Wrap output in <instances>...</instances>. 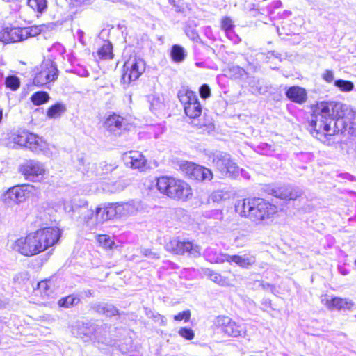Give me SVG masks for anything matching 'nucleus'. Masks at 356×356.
<instances>
[{
  "mask_svg": "<svg viewBox=\"0 0 356 356\" xmlns=\"http://www.w3.org/2000/svg\"><path fill=\"white\" fill-rule=\"evenodd\" d=\"M348 111L346 104L337 102H322L317 104L313 119L309 125L311 134L324 144L334 143L333 136L339 131H348L356 136V118L348 121L345 115Z\"/></svg>",
  "mask_w": 356,
  "mask_h": 356,
  "instance_id": "nucleus-1",
  "label": "nucleus"
},
{
  "mask_svg": "<svg viewBox=\"0 0 356 356\" xmlns=\"http://www.w3.org/2000/svg\"><path fill=\"white\" fill-rule=\"evenodd\" d=\"M235 210L241 216L249 218L252 221L258 222L275 214L277 207L261 198H248L238 200Z\"/></svg>",
  "mask_w": 356,
  "mask_h": 356,
  "instance_id": "nucleus-2",
  "label": "nucleus"
},
{
  "mask_svg": "<svg viewBox=\"0 0 356 356\" xmlns=\"http://www.w3.org/2000/svg\"><path fill=\"white\" fill-rule=\"evenodd\" d=\"M158 190L174 199L186 200L192 195L190 186L185 181L170 177H161L156 182Z\"/></svg>",
  "mask_w": 356,
  "mask_h": 356,
  "instance_id": "nucleus-3",
  "label": "nucleus"
},
{
  "mask_svg": "<svg viewBox=\"0 0 356 356\" xmlns=\"http://www.w3.org/2000/svg\"><path fill=\"white\" fill-rule=\"evenodd\" d=\"M12 140L14 143L26 147L36 153L47 154L49 152V145L42 138L25 131L13 133Z\"/></svg>",
  "mask_w": 356,
  "mask_h": 356,
  "instance_id": "nucleus-4",
  "label": "nucleus"
},
{
  "mask_svg": "<svg viewBox=\"0 0 356 356\" xmlns=\"http://www.w3.org/2000/svg\"><path fill=\"white\" fill-rule=\"evenodd\" d=\"M213 329L229 337H244L246 334V327L244 324L237 323L225 316H219L216 318Z\"/></svg>",
  "mask_w": 356,
  "mask_h": 356,
  "instance_id": "nucleus-5",
  "label": "nucleus"
},
{
  "mask_svg": "<svg viewBox=\"0 0 356 356\" xmlns=\"http://www.w3.org/2000/svg\"><path fill=\"white\" fill-rule=\"evenodd\" d=\"M184 106L185 114L191 119H195L202 113V106L195 92L186 88H181L177 94Z\"/></svg>",
  "mask_w": 356,
  "mask_h": 356,
  "instance_id": "nucleus-6",
  "label": "nucleus"
},
{
  "mask_svg": "<svg viewBox=\"0 0 356 356\" xmlns=\"http://www.w3.org/2000/svg\"><path fill=\"white\" fill-rule=\"evenodd\" d=\"M35 236L34 232L24 238H18L13 243V249L24 256H32L42 252L41 243Z\"/></svg>",
  "mask_w": 356,
  "mask_h": 356,
  "instance_id": "nucleus-7",
  "label": "nucleus"
},
{
  "mask_svg": "<svg viewBox=\"0 0 356 356\" xmlns=\"http://www.w3.org/2000/svg\"><path fill=\"white\" fill-rule=\"evenodd\" d=\"M123 68L122 82L124 85H129L131 81L138 79L145 72V63L143 59L134 56L124 63Z\"/></svg>",
  "mask_w": 356,
  "mask_h": 356,
  "instance_id": "nucleus-8",
  "label": "nucleus"
},
{
  "mask_svg": "<svg viewBox=\"0 0 356 356\" xmlns=\"http://www.w3.org/2000/svg\"><path fill=\"white\" fill-rule=\"evenodd\" d=\"M35 191V187L31 184L16 185L10 188L2 197V200L8 204H19L24 202Z\"/></svg>",
  "mask_w": 356,
  "mask_h": 356,
  "instance_id": "nucleus-9",
  "label": "nucleus"
},
{
  "mask_svg": "<svg viewBox=\"0 0 356 356\" xmlns=\"http://www.w3.org/2000/svg\"><path fill=\"white\" fill-rule=\"evenodd\" d=\"M212 163L223 176H236L239 168L231 159L229 154L224 152H216L212 156Z\"/></svg>",
  "mask_w": 356,
  "mask_h": 356,
  "instance_id": "nucleus-10",
  "label": "nucleus"
},
{
  "mask_svg": "<svg viewBox=\"0 0 356 356\" xmlns=\"http://www.w3.org/2000/svg\"><path fill=\"white\" fill-rule=\"evenodd\" d=\"M57 76L56 65L51 60H45L37 68L33 83L38 86H42L54 81Z\"/></svg>",
  "mask_w": 356,
  "mask_h": 356,
  "instance_id": "nucleus-11",
  "label": "nucleus"
},
{
  "mask_svg": "<svg viewBox=\"0 0 356 356\" xmlns=\"http://www.w3.org/2000/svg\"><path fill=\"white\" fill-rule=\"evenodd\" d=\"M165 249L177 254L189 253L193 257L200 255L201 248L197 244L188 241H181L177 238H170L165 244Z\"/></svg>",
  "mask_w": 356,
  "mask_h": 356,
  "instance_id": "nucleus-12",
  "label": "nucleus"
},
{
  "mask_svg": "<svg viewBox=\"0 0 356 356\" xmlns=\"http://www.w3.org/2000/svg\"><path fill=\"white\" fill-rule=\"evenodd\" d=\"M181 171L190 179L198 181H209L213 179L211 170L191 162H184L180 165Z\"/></svg>",
  "mask_w": 356,
  "mask_h": 356,
  "instance_id": "nucleus-13",
  "label": "nucleus"
},
{
  "mask_svg": "<svg viewBox=\"0 0 356 356\" xmlns=\"http://www.w3.org/2000/svg\"><path fill=\"white\" fill-rule=\"evenodd\" d=\"M19 171L26 180L40 181L43 178L46 169L42 163L29 160L20 165Z\"/></svg>",
  "mask_w": 356,
  "mask_h": 356,
  "instance_id": "nucleus-14",
  "label": "nucleus"
},
{
  "mask_svg": "<svg viewBox=\"0 0 356 356\" xmlns=\"http://www.w3.org/2000/svg\"><path fill=\"white\" fill-rule=\"evenodd\" d=\"M143 212H149V207L140 200L118 202V218L129 217Z\"/></svg>",
  "mask_w": 356,
  "mask_h": 356,
  "instance_id": "nucleus-15",
  "label": "nucleus"
},
{
  "mask_svg": "<svg viewBox=\"0 0 356 356\" xmlns=\"http://www.w3.org/2000/svg\"><path fill=\"white\" fill-rule=\"evenodd\" d=\"M38 241L41 243L42 252L54 245L60 236V231L57 227H46L35 232Z\"/></svg>",
  "mask_w": 356,
  "mask_h": 356,
  "instance_id": "nucleus-16",
  "label": "nucleus"
},
{
  "mask_svg": "<svg viewBox=\"0 0 356 356\" xmlns=\"http://www.w3.org/2000/svg\"><path fill=\"white\" fill-rule=\"evenodd\" d=\"M124 161L127 166L141 171L145 170L147 165L146 159L138 151H130L125 153L124 155Z\"/></svg>",
  "mask_w": 356,
  "mask_h": 356,
  "instance_id": "nucleus-17",
  "label": "nucleus"
},
{
  "mask_svg": "<svg viewBox=\"0 0 356 356\" xmlns=\"http://www.w3.org/2000/svg\"><path fill=\"white\" fill-rule=\"evenodd\" d=\"M269 194L283 200H295L301 194L300 191L290 186H273L267 189Z\"/></svg>",
  "mask_w": 356,
  "mask_h": 356,
  "instance_id": "nucleus-18",
  "label": "nucleus"
},
{
  "mask_svg": "<svg viewBox=\"0 0 356 356\" xmlns=\"http://www.w3.org/2000/svg\"><path fill=\"white\" fill-rule=\"evenodd\" d=\"M100 209L96 208L95 211L92 209H88L87 208H83L81 209L80 213V220L86 224L88 227L93 228L99 224H102L100 222Z\"/></svg>",
  "mask_w": 356,
  "mask_h": 356,
  "instance_id": "nucleus-19",
  "label": "nucleus"
},
{
  "mask_svg": "<svg viewBox=\"0 0 356 356\" xmlns=\"http://www.w3.org/2000/svg\"><path fill=\"white\" fill-rule=\"evenodd\" d=\"M322 302L330 310L350 309L353 306V303L350 300L338 297L329 298L325 296L322 299Z\"/></svg>",
  "mask_w": 356,
  "mask_h": 356,
  "instance_id": "nucleus-20",
  "label": "nucleus"
},
{
  "mask_svg": "<svg viewBox=\"0 0 356 356\" xmlns=\"http://www.w3.org/2000/svg\"><path fill=\"white\" fill-rule=\"evenodd\" d=\"M23 41L22 28L6 27L0 31V42L4 43Z\"/></svg>",
  "mask_w": 356,
  "mask_h": 356,
  "instance_id": "nucleus-21",
  "label": "nucleus"
},
{
  "mask_svg": "<svg viewBox=\"0 0 356 356\" xmlns=\"http://www.w3.org/2000/svg\"><path fill=\"white\" fill-rule=\"evenodd\" d=\"M229 264H235L243 268H249L256 263V257L251 253H245L241 255H230L227 257Z\"/></svg>",
  "mask_w": 356,
  "mask_h": 356,
  "instance_id": "nucleus-22",
  "label": "nucleus"
},
{
  "mask_svg": "<svg viewBox=\"0 0 356 356\" xmlns=\"http://www.w3.org/2000/svg\"><path fill=\"white\" fill-rule=\"evenodd\" d=\"M111 326L107 324L95 325L92 340L106 345H111L112 340L110 337Z\"/></svg>",
  "mask_w": 356,
  "mask_h": 356,
  "instance_id": "nucleus-23",
  "label": "nucleus"
},
{
  "mask_svg": "<svg viewBox=\"0 0 356 356\" xmlns=\"http://www.w3.org/2000/svg\"><path fill=\"white\" fill-rule=\"evenodd\" d=\"M97 207L101 210L99 218L102 223L118 217V202L107 203Z\"/></svg>",
  "mask_w": 356,
  "mask_h": 356,
  "instance_id": "nucleus-24",
  "label": "nucleus"
},
{
  "mask_svg": "<svg viewBox=\"0 0 356 356\" xmlns=\"http://www.w3.org/2000/svg\"><path fill=\"white\" fill-rule=\"evenodd\" d=\"M124 119L119 115L113 114L109 115L104 122L106 129L114 134H119L120 131L124 127Z\"/></svg>",
  "mask_w": 356,
  "mask_h": 356,
  "instance_id": "nucleus-25",
  "label": "nucleus"
},
{
  "mask_svg": "<svg viewBox=\"0 0 356 356\" xmlns=\"http://www.w3.org/2000/svg\"><path fill=\"white\" fill-rule=\"evenodd\" d=\"M286 97L292 102L302 104L306 102L307 96L306 90L299 86H292L286 92Z\"/></svg>",
  "mask_w": 356,
  "mask_h": 356,
  "instance_id": "nucleus-26",
  "label": "nucleus"
},
{
  "mask_svg": "<svg viewBox=\"0 0 356 356\" xmlns=\"http://www.w3.org/2000/svg\"><path fill=\"white\" fill-rule=\"evenodd\" d=\"M94 330L95 325L93 324L78 323L77 327L73 329V334H76L82 339L86 337L92 339Z\"/></svg>",
  "mask_w": 356,
  "mask_h": 356,
  "instance_id": "nucleus-27",
  "label": "nucleus"
},
{
  "mask_svg": "<svg viewBox=\"0 0 356 356\" xmlns=\"http://www.w3.org/2000/svg\"><path fill=\"white\" fill-rule=\"evenodd\" d=\"M92 309L97 313L111 317L118 314V310L113 305L108 303H95Z\"/></svg>",
  "mask_w": 356,
  "mask_h": 356,
  "instance_id": "nucleus-28",
  "label": "nucleus"
},
{
  "mask_svg": "<svg viewBox=\"0 0 356 356\" xmlns=\"http://www.w3.org/2000/svg\"><path fill=\"white\" fill-rule=\"evenodd\" d=\"M66 111V106L64 104L58 102L50 106L47 111V118H60Z\"/></svg>",
  "mask_w": 356,
  "mask_h": 356,
  "instance_id": "nucleus-29",
  "label": "nucleus"
},
{
  "mask_svg": "<svg viewBox=\"0 0 356 356\" xmlns=\"http://www.w3.org/2000/svg\"><path fill=\"white\" fill-rule=\"evenodd\" d=\"M205 257L207 260L211 263H224L228 262L229 259L227 257H229V254L225 253H217L216 252L211 251L210 250H207L205 252Z\"/></svg>",
  "mask_w": 356,
  "mask_h": 356,
  "instance_id": "nucleus-30",
  "label": "nucleus"
},
{
  "mask_svg": "<svg viewBox=\"0 0 356 356\" xmlns=\"http://www.w3.org/2000/svg\"><path fill=\"white\" fill-rule=\"evenodd\" d=\"M97 54L99 58L108 60L113 58V46L112 44L107 40L104 41V44L98 50Z\"/></svg>",
  "mask_w": 356,
  "mask_h": 356,
  "instance_id": "nucleus-31",
  "label": "nucleus"
},
{
  "mask_svg": "<svg viewBox=\"0 0 356 356\" xmlns=\"http://www.w3.org/2000/svg\"><path fill=\"white\" fill-rule=\"evenodd\" d=\"M170 56L174 62L181 63L184 60L186 54L181 46L175 44L172 47Z\"/></svg>",
  "mask_w": 356,
  "mask_h": 356,
  "instance_id": "nucleus-32",
  "label": "nucleus"
},
{
  "mask_svg": "<svg viewBox=\"0 0 356 356\" xmlns=\"http://www.w3.org/2000/svg\"><path fill=\"white\" fill-rule=\"evenodd\" d=\"M204 273L205 275L209 277L211 280L219 285L226 286L228 284V280L225 277H223L220 274L217 273L209 268L205 269Z\"/></svg>",
  "mask_w": 356,
  "mask_h": 356,
  "instance_id": "nucleus-33",
  "label": "nucleus"
},
{
  "mask_svg": "<svg viewBox=\"0 0 356 356\" xmlns=\"http://www.w3.org/2000/svg\"><path fill=\"white\" fill-rule=\"evenodd\" d=\"M28 6L39 13H44L47 8V0H27Z\"/></svg>",
  "mask_w": 356,
  "mask_h": 356,
  "instance_id": "nucleus-34",
  "label": "nucleus"
},
{
  "mask_svg": "<svg viewBox=\"0 0 356 356\" xmlns=\"http://www.w3.org/2000/svg\"><path fill=\"white\" fill-rule=\"evenodd\" d=\"M49 98V95L47 92L40 91L33 93L31 99L34 105L39 106L47 102Z\"/></svg>",
  "mask_w": 356,
  "mask_h": 356,
  "instance_id": "nucleus-35",
  "label": "nucleus"
},
{
  "mask_svg": "<svg viewBox=\"0 0 356 356\" xmlns=\"http://www.w3.org/2000/svg\"><path fill=\"white\" fill-rule=\"evenodd\" d=\"M23 40L38 35L41 31L40 26H33L29 27L22 28Z\"/></svg>",
  "mask_w": 356,
  "mask_h": 356,
  "instance_id": "nucleus-36",
  "label": "nucleus"
},
{
  "mask_svg": "<svg viewBox=\"0 0 356 356\" xmlns=\"http://www.w3.org/2000/svg\"><path fill=\"white\" fill-rule=\"evenodd\" d=\"M5 86L7 88L15 91L20 86V80L15 75H9L5 79Z\"/></svg>",
  "mask_w": 356,
  "mask_h": 356,
  "instance_id": "nucleus-37",
  "label": "nucleus"
},
{
  "mask_svg": "<svg viewBox=\"0 0 356 356\" xmlns=\"http://www.w3.org/2000/svg\"><path fill=\"white\" fill-rule=\"evenodd\" d=\"M334 86L342 92H350L353 90L354 84L350 81L338 79L334 81Z\"/></svg>",
  "mask_w": 356,
  "mask_h": 356,
  "instance_id": "nucleus-38",
  "label": "nucleus"
},
{
  "mask_svg": "<svg viewBox=\"0 0 356 356\" xmlns=\"http://www.w3.org/2000/svg\"><path fill=\"white\" fill-rule=\"evenodd\" d=\"M79 302V298L74 296H68L66 298L60 299L58 301V305L60 307H70L71 306L76 305Z\"/></svg>",
  "mask_w": 356,
  "mask_h": 356,
  "instance_id": "nucleus-39",
  "label": "nucleus"
},
{
  "mask_svg": "<svg viewBox=\"0 0 356 356\" xmlns=\"http://www.w3.org/2000/svg\"><path fill=\"white\" fill-rule=\"evenodd\" d=\"M150 103V109L152 111L155 112L163 107V103L159 97L151 95L149 97Z\"/></svg>",
  "mask_w": 356,
  "mask_h": 356,
  "instance_id": "nucleus-40",
  "label": "nucleus"
},
{
  "mask_svg": "<svg viewBox=\"0 0 356 356\" xmlns=\"http://www.w3.org/2000/svg\"><path fill=\"white\" fill-rule=\"evenodd\" d=\"M97 241L104 248L112 249L115 245L114 241L108 235H99L97 237Z\"/></svg>",
  "mask_w": 356,
  "mask_h": 356,
  "instance_id": "nucleus-41",
  "label": "nucleus"
},
{
  "mask_svg": "<svg viewBox=\"0 0 356 356\" xmlns=\"http://www.w3.org/2000/svg\"><path fill=\"white\" fill-rule=\"evenodd\" d=\"M228 197V194L223 191L218 190L212 193L209 198L213 202H220Z\"/></svg>",
  "mask_w": 356,
  "mask_h": 356,
  "instance_id": "nucleus-42",
  "label": "nucleus"
},
{
  "mask_svg": "<svg viewBox=\"0 0 356 356\" xmlns=\"http://www.w3.org/2000/svg\"><path fill=\"white\" fill-rule=\"evenodd\" d=\"M178 333L179 336L187 340H191L195 337V333L193 330L191 328L181 327L178 331Z\"/></svg>",
  "mask_w": 356,
  "mask_h": 356,
  "instance_id": "nucleus-43",
  "label": "nucleus"
},
{
  "mask_svg": "<svg viewBox=\"0 0 356 356\" xmlns=\"http://www.w3.org/2000/svg\"><path fill=\"white\" fill-rule=\"evenodd\" d=\"M191 317V312L189 310H186L182 312H179L177 315L174 316V319L175 321H182L184 320L185 322H188Z\"/></svg>",
  "mask_w": 356,
  "mask_h": 356,
  "instance_id": "nucleus-44",
  "label": "nucleus"
},
{
  "mask_svg": "<svg viewBox=\"0 0 356 356\" xmlns=\"http://www.w3.org/2000/svg\"><path fill=\"white\" fill-rule=\"evenodd\" d=\"M221 27L226 32L232 30L233 27L232 21L229 17H225L221 21Z\"/></svg>",
  "mask_w": 356,
  "mask_h": 356,
  "instance_id": "nucleus-45",
  "label": "nucleus"
},
{
  "mask_svg": "<svg viewBox=\"0 0 356 356\" xmlns=\"http://www.w3.org/2000/svg\"><path fill=\"white\" fill-rule=\"evenodd\" d=\"M200 95L202 99H207L211 95L210 88L207 84H203L200 88Z\"/></svg>",
  "mask_w": 356,
  "mask_h": 356,
  "instance_id": "nucleus-46",
  "label": "nucleus"
},
{
  "mask_svg": "<svg viewBox=\"0 0 356 356\" xmlns=\"http://www.w3.org/2000/svg\"><path fill=\"white\" fill-rule=\"evenodd\" d=\"M322 78L327 83H331L334 80V73L332 70H326L322 74Z\"/></svg>",
  "mask_w": 356,
  "mask_h": 356,
  "instance_id": "nucleus-47",
  "label": "nucleus"
},
{
  "mask_svg": "<svg viewBox=\"0 0 356 356\" xmlns=\"http://www.w3.org/2000/svg\"><path fill=\"white\" fill-rule=\"evenodd\" d=\"M141 253L146 257L150 258V259H158L159 258V255L156 252H153L149 249H143L141 250Z\"/></svg>",
  "mask_w": 356,
  "mask_h": 356,
  "instance_id": "nucleus-48",
  "label": "nucleus"
},
{
  "mask_svg": "<svg viewBox=\"0 0 356 356\" xmlns=\"http://www.w3.org/2000/svg\"><path fill=\"white\" fill-rule=\"evenodd\" d=\"M92 0H71V4L74 6H84L90 5Z\"/></svg>",
  "mask_w": 356,
  "mask_h": 356,
  "instance_id": "nucleus-49",
  "label": "nucleus"
},
{
  "mask_svg": "<svg viewBox=\"0 0 356 356\" xmlns=\"http://www.w3.org/2000/svg\"><path fill=\"white\" fill-rule=\"evenodd\" d=\"M259 147L264 151L263 154H268L269 153V151H270L271 146L268 144H262L259 146Z\"/></svg>",
  "mask_w": 356,
  "mask_h": 356,
  "instance_id": "nucleus-50",
  "label": "nucleus"
},
{
  "mask_svg": "<svg viewBox=\"0 0 356 356\" xmlns=\"http://www.w3.org/2000/svg\"><path fill=\"white\" fill-rule=\"evenodd\" d=\"M38 286L41 289L46 290L47 289V283L46 282H44V281L40 282L38 284Z\"/></svg>",
  "mask_w": 356,
  "mask_h": 356,
  "instance_id": "nucleus-51",
  "label": "nucleus"
},
{
  "mask_svg": "<svg viewBox=\"0 0 356 356\" xmlns=\"http://www.w3.org/2000/svg\"><path fill=\"white\" fill-rule=\"evenodd\" d=\"M191 37L193 40H195L198 38V35L196 32L192 31L191 33Z\"/></svg>",
  "mask_w": 356,
  "mask_h": 356,
  "instance_id": "nucleus-52",
  "label": "nucleus"
},
{
  "mask_svg": "<svg viewBox=\"0 0 356 356\" xmlns=\"http://www.w3.org/2000/svg\"><path fill=\"white\" fill-rule=\"evenodd\" d=\"M339 271L342 275H347L348 273V272L346 269H343L342 268H339Z\"/></svg>",
  "mask_w": 356,
  "mask_h": 356,
  "instance_id": "nucleus-53",
  "label": "nucleus"
},
{
  "mask_svg": "<svg viewBox=\"0 0 356 356\" xmlns=\"http://www.w3.org/2000/svg\"><path fill=\"white\" fill-rule=\"evenodd\" d=\"M281 4H282L281 1H276V2L275 3V6L276 8H278V7H280V6H281Z\"/></svg>",
  "mask_w": 356,
  "mask_h": 356,
  "instance_id": "nucleus-54",
  "label": "nucleus"
},
{
  "mask_svg": "<svg viewBox=\"0 0 356 356\" xmlns=\"http://www.w3.org/2000/svg\"><path fill=\"white\" fill-rule=\"evenodd\" d=\"M87 293H88L87 296H91V295H92V293L91 292V291H90V290H88Z\"/></svg>",
  "mask_w": 356,
  "mask_h": 356,
  "instance_id": "nucleus-55",
  "label": "nucleus"
},
{
  "mask_svg": "<svg viewBox=\"0 0 356 356\" xmlns=\"http://www.w3.org/2000/svg\"><path fill=\"white\" fill-rule=\"evenodd\" d=\"M217 213L221 217L222 216V211H216Z\"/></svg>",
  "mask_w": 356,
  "mask_h": 356,
  "instance_id": "nucleus-56",
  "label": "nucleus"
},
{
  "mask_svg": "<svg viewBox=\"0 0 356 356\" xmlns=\"http://www.w3.org/2000/svg\"><path fill=\"white\" fill-rule=\"evenodd\" d=\"M88 74H89V73H88V72H86L83 74V76H88Z\"/></svg>",
  "mask_w": 356,
  "mask_h": 356,
  "instance_id": "nucleus-57",
  "label": "nucleus"
},
{
  "mask_svg": "<svg viewBox=\"0 0 356 356\" xmlns=\"http://www.w3.org/2000/svg\"><path fill=\"white\" fill-rule=\"evenodd\" d=\"M355 317H356V315H355Z\"/></svg>",
  "mask_w": 356,
  "mask_h": 356,
  "instance_id": "nucleus-58",
  "label": "nucleus"
},
{
  "mask_svg": "<svg viewBox=\"0 0 356 356\" xmlns=\"http://www.w3.org/2000/svg\"><path fill=\"white\" fill-rule=\"evenodd\" d=\"M355 317H356V315H355Z\"/></svg>",
  "mask_w": 356,
  "mask_h": 356,
  "instance_id": "nucleus-59",
  "label": "nucleus"
}]
</instances>
